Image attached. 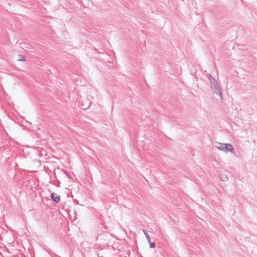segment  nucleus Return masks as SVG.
Returning a JSON list of instances; mask_svg holds the SVG:
<instances>
[{
  "label": "nucleus",
  "instance_id": "7",
  "mask_svg": "<svg viewBox=\"0 0 257 257\" xmlns=\"http://www.w3.org/2000/svg\"><path fill=\"white\" fill-rule=\"evenodd\" d=\"M207 78L209 79L210 83L216 80V79H215L214 78H213V77L212 76V75H211L210 74H209V73H208V74H207Z\"/></svg>",
  "mask_w": 257,
  "mask_h": 257
},
{
  "label": "nucleus",
  "instance_id": "12",
  "mask_svg": "<svg viewBox=\"0 0 257 257\" xmlns=\"http://www.w3.org/2000/svg\"><path fill=\"white\" fill-rule=\"evenodd\" d=\"M58 257H60V256L58 255Z\"/></svg>",
  "mask_w": 257,
  "mask_h": 257
},
{
  "label": "nucleus",
  "instance_id": "8",
  "mask_svg": "<svg viewBox=\"0 0 257 257\" xmlns=\"http://www.w3.org/2000/svg\"><path fill=\"white\" fill-rule=\"evenodd\" d=\"M143 231L144 233V234L147 239L148 241L149 242H150L151 237H150V235H149V234L147 233V231L145 230H143Z\"/></svg>",
  "mask_w": 257,
  "mask_h": 257
},
{
  "label": "nucleus",
  "instance_id": "2",
  "mask_svg": "<svg viewBox=\"0 0 257 257\" xmlns=\"http://www.w3.org/2000/svg\"><path fill=\"white\" fill-rule=\"evenodd\" d=\"M210 83V86L211 89L213 91V93L214 94L218 95L220 98L222 99L223 95L222 93L221 92V87L219 85V84L218 83L216 80L211 82Z\"/></svg>",
  "mask_w": 257,
  "mask_h": 257
},
{
  "label": "nucleus",
  "instance_id": "1",
  "mask_svg": "<svg viewBox=\"0 0 257 257\" xmlns=\"http://www.w3.org/2000/svg\"><path fill=\"white\" fill-rule=\"evenodd\" d=\"M215 147L219 151H222L225 153L231 152L236 156L234 152V149L230 144L218 143H217V145Z\"/></svg>",
  "mask_w": 257,
  "mask_h": 257
},
{
  "label": "nucleus",
  "instance_id": "10",
  "mask_svg": "<svg viewBox=\"0 0 257 257\" xmlns=\"http://www.w3.org/2000/svg\"><path fill=\"white\" fill-rule=\"evenodd\" d=\"M63 171H64V173H65V174L67 175V176L69 178L71 179V177H70V175H69L67 173V172H66V171H65V170H63Z\"/></svg>",
  "mask_w": 257,
  "mask_h": 257
},
{
  "label": "nucleus",
  "instance_id": "11",
  "mask_svg": "<svg viewBox=\"0 0 257 257\" xmlns=\"http://www.w3.org/2000/svg\"><path fill=\"white\" fill-rule=\"evenodd\" d=\"M57 182H58V183H57V184L56 185V186L58 187H60V182L59 180Z\"/></svg>",
  "mask_w": 257,
  "mask_h": 257
},
{
  "label": "nucleus",
  "instance_id": "6",
  "mask_svg": "<svg viewBox=\"0 0 257 257\" xmlns=\"http://www.w3.org/2000/svg\"><path fill=\"white\" fill-rule=\"evenodd\" d=\"M18 57V61H19L25 62L26 61L25 56L23 55H19Z\"/></svg>",
  "mask_w": 257,
  "mask_h": 257
},
{
  "label": "nucleus",
  "instance_id": "5",
  "mask_svg": "<svg viewBox=\"0 0 257 257\" xmlns=\"http://www.w3.org/2000/svg\"><path fill=\"white\" fill-rule=\"evenodd\" d=\"M46 251L52 257H58V255L53 252L51 250L48 249Z\"/></svg>",
  "mask_w": 257,
  "mask_h": 257
},
{
  "label": "nucleus",
  "instance_id": "9",
  "mask_svg": "<svg viewBox=\"0 0 257 257\" xmlns=\"http://www.w3.org/2000/svg\"><path fill=\"white\" fill-rule=\"evenodd\" d=\"M149 244H150V248H155V247L156 245H155V242H152L150 241V242H149Z\"/></svg>",
  "mask_w": 257,
  "mask_h": 257
},
{
  "label": "nucleus",
  "instance_id": "4",
  "mask_svg": "<svg viewBox=\"0 0 257 257\" xmlns=\"http://www.w3.org/2000/svg\"><path fill=\"white\" fill-rule=\"evenodd\" d=\"M219 178L222 181H226L228 179V177L225 174L220 175Z\"/></svg>",
  "mask_w": 257,
  "mask_h": 257
},
{
  "label": "nucleus",
  "instance_id": "3",
  "mask_svg": "<svg viewBox=\"0 0 257 257\" xmlns=\"http://www.w3.org/2000/svg\"><path fill=\"white\" fill-rule=\"evenodd\" d=\"M50 197L51 199L55 202L58 203L60 201V196L57 195L55 193H52Z\"/></svg>",
  "mask_w": 257,
  "mask_h": 257
}]
</instances>
